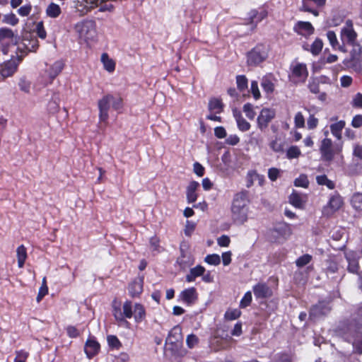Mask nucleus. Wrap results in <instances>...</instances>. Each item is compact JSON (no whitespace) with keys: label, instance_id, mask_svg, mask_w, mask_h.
Returning a JSON list of instances; mask_svg holds the SVG:
<instances>
[{"label":"nucleus","instance_id":"58836bf2","mask_svg":"<svg viewBox=\"0 0 362 362\" xmlns=\"http://www.w3.org/2000/svg\"><path fill=\"white\" fill-rule=\"evenodd\" d=\"M316 182L319 185H325L329 189H334L335 188V183L328 179L326 175H320L316 177Z\"/></svg>","mask_w":362,"mask_h":362},{"label":"nucleus","instance_id":"f3484780","mask_svg":"<svg viewBox=\"0 0 362 362\" xmlns=\"http://www.w3.org/2000/svg\"><path fill=\"white\" fill-rule=\"evenodd\" d=\"M326 1L327 0H302V4L299 8V11L308 12L312 13L315 16H318L319 11L311 6V2H313L317 7L321 8L326 4Z\"/></svg>","mask_w":362,"mask_h":362},{"label":"nucleus","instance_id":"bf43d9fd","mask_svg":"<svg viewBox=\"0 0 362 362\" xmlns=\"http://www.w3.org/2000/svg\"><path fill=\"white\" fill-rule=\"evenodd\" d=\"M252 300V296L251 292L250 291L246 292L240 300V307L241 308H247V306H249L251 304Z\"/></svg>","mask_w":362,"mask_h":362},{"label":"nucleus","instance_id":"603ef678","mask_svg":"<svg viewBox=\"0 0 362 362\" xmlns=\"http://www.w3.org/2000/svg\"><path fill=\"white\" fill-rule=\"evenodd\" d=\"M258 177V173L256 170H249L246 175V187L247 188L251 187L254 185V181Z\"/></svg>","mask_w":362,"mask_h":362},{"label":"nucleus","instance_id":"423d86ee","mask_svg":"<svg viewBox=\"0 0 362 362\" xmlns=\"http://www.w3.org/2000/svg\"><path fill=\"white\" fill-rule=\"evenodd\" d=\"M17 42V36L11 28L6 27L0 28V45L4 54L7 53L10 45H16Z\"/></svg>","mask_w":362,"mask_h":362},{"label":"nucleus","instance_id":"aec40b11","mask_svg":"<svg viewBox=\"0 0 362 362\" xmlns=\"http://www.w3.org/2000/svg\"><path fill=\"white\" fill-rule=\"evenodd\" d=\"M254 295L257 299L268 298L273 296V291L266 283H257L252 287Z\"/></svg>","mask_w":362,"mask_h":362},{"label":"nucleus","instance_id":"2eb2a0df","mask_svg":"<svg viewBox=\"0 0 362 362\" xmlns=\"http://www.w3.org/2000/svg\"><path fill=\"white\" fill-rule=\"evenodd\" d=\"M341 38L342 41L349 45H354V43L356 42L357 33L353 28L351 21H347L346 26L341 29Z\"/></svg>","mask_w":362,"mask_h":362},{"label":"nucleus","instance_id":"39448f33","mask_svg":"<svg viewBox=\"0 0 362 362\" xmlns=\"http://www.w3.org/2000/svg\"><path fill=\"white\" fill-rule=\"evenodd\" d=\"M183 337L180 325L174 326L169 332L165 343L170 345L169 350L176 354L182 346Z\"/></svg>","mask_w":362,"mask_h":362},{"label":"nucleus","instance_id":"4be33fe9","mask_svg":"<svg viewBox=\"0 0 362 362\" xmlns=\"http://www.w3.org/2000/svg\"><path fill=\"white\" fill-rule=\"evenodd\" d=\"M144 278L139 277L132 280L128 286L129 295L132 298H139L143 292Z\"/></svg>","mask_w":362,"mask_h":362},{"label":"nucleus","instance_id":"4c0bfd02","mask_svg":"<svg viewBox=\"0 0 362 362\" xmlns=\"http://www.w3.org/2000/svg\"><path fill=\"white\" fill-rule=\"evenodd\" d=\"M47 111L49 114L54 115L59 111V98L57 96H52L47 103Z\"/></svg>","mask_w":362,"mask_h":362},{"label":"nucleus","instance_id":"4468645a","mask_svg":"<svg viewBox=\"0 0 362 362\" xmlns=\"http://www.w3.org/2000/svg\"><path fill=\"white\" fill-rule=\"evenodd\" d=\"M331 310L329 302L322 300H319L316 304L313 305L309 311V316L312 319L326 315Z\"/></svg>","mask_w":362,"mask_h":362},{"label":"nucleus","instance_id":"864d4df0","mask_svg":"<svg viewBox=\"0 0 362 362\" xmlns=\"http://www.w3.org/2000/svg\"><path fill=\"white\" fill-rule=\"evenodd\" d=\"M300 153V151L297 146H291L286 151V156L288 159L297 158Z\"/></svg>","mask_w":362,"mask_h":362},{"label":"nucleus","instance_id":"a18cd8bd","mask_svg":"<svg viewBox=\"0 0 362 362\" xmlns=\"http://www.w3.org/2000/svg\"><path fill=\"white\" fill-rule=\"evenodd\" d=\"M313 259L312 255L309 254H305L300 257H299L296 260V264L298 267L301 268L307 264H308Z\"/></svg>","mask_w":362,"mask_h":362},{"label":"nucleus","instance_id":"79ce46f5","mask_svg":"<svg viewBox=\"0 0 362 362\" xmlns=\"http://www.w3.org/2000/svg\"><path fill=\"white\" fill-rule=\"evenodd\" d=\"M270 148L276 153H281L284 150V142L280 138L276 137L269 143Z\"/></svg>","mask_w":362,"mask_h":362},{"label":"nucleus","instance_id":"5fc2aeb1","mask_svg":"<svg viewBox=\"0 0 362 362\" xmlns=\"http://www.w3.org/2000/svg\"><path fill=\"white\" fill-rule=\"evenodd\" d=\"M204 261L210 265H218L221 263L220 256L217 254L208 255L205 257Z\"/></svg>","mask_w":362,"mask_h":362},{"label":"nucleus","instance_id":"e2e57ef3","mask_svg":"<svg viewBox=\"0 0 362 362\" xmlns=\"http://www.w3.org/2000/svg\"><path fill=\"white\" fill-rule=\"evenodd\" d=\"M199 343V338L194 334H190L187 337L186 344L189 349L194 348Z\"/></svg>","mask_w":362,"mask_h":362},{"label":"nucleus","instance_id":"f257e3e1","mask_svg":"<svg viewBox=\"0 0 362 362\" xmlns=\"http://www.w3.org/2000/svg\"><path fill=\"white\" fill-rule=\"evenodd\" d=\"M249 204L248 191L244 189L234 195L230 207L231 219L234 223L243 225L247 221Z\"/></svg>","mask_w":362,"mask_h":362},{"label":"nucleus","instance_id":"69168bd1","mask_svg":"<svg viewBox=\"0 0 362 362\" xmlns=\"http://www.w3.org/2000/svg\"><path fill=\"white\" fill-rule=\"evenodd\" d=\"M351 105L354 108H362V93H357L351 101Z\"/></svg>","mask_w":362,"mask_h":362},{"label":"nucleus","instance_id":"052dcab7","mask_svg":"<svg viewBox=\"0 0 362 362\" xmlns=\"http://www.w3.org/2000/svg\"><path fill=\"white\" fill-rule=\"evenodd\" d=\"M296 128L300 129L305 127V118L301 112H298L294 117Z\"/></svg>","mask_w":362,"mask_h":362},{"label":"nucleus","instance_id":"338daca9","mask_svg":"<svg viewBox=\"0 0 362 362\" xmlns=\"http://www.w3.org/2000/svg\"><path fill=\"white\" fill-rule=\"evenodd\" d=\"M66 334L70 338H77L80 335V332L78 329L73 325H69L66 328Z\"/></svg>","mask_w":362,"mask_h":362},{"label":"nucleus","instance_id":"72a5a7b5","mask_svg":"<svg viewBox=\"0 0 362 362\" xmlns=\"http://www.w3.org/2000/svg\"><path fill=\"white\" fill-rule=\"evenodd\" d=\"M101 62L104 69L109 73H112L115 70V62L112 59H110L107 53L102 54Z\"/></svg>","mask_w":362,"mask_h":362},{"label":"nucleus","instance_id":"cd10ccee","mask_svg":"<svg viewBox=\"0 0 362 362\" xmlns=\"http://www.w3.org/2000/svg\"><path fill=\"white\" fill-rule=\"evenodd\" d=\"M208 108L210 112L220 114L223 111L224 104L221 98H211L209 101Z\"/></svg>","mask_w":362,"mask_h":362},{"label":"nucleus","instance_id":"c85d7f7f","mask_svg":"<svg viewBox=\"0 0 362 362\" xmlns=\"http://www.w3.org/2000/svg\"><path fill=\"white\" fill-rule=\"evenodd\" d=\"M30 38L24 36L23 38V45L30 52H35L39 47V42L36 37H31Z\"/></svg>","mask_w":362,"mask_h":362},{"label":"nucleus","instance_id":"ddd939ff","mask_svg":"<svg viewBox=\"0 0 362 362\" xmlns=\"http://www.w3.org/2000/svg\"><path fill=\"white\" fill-rule=\"evenodd\" d=\"M198 293L194 287H189L182 291L178 295V300L184 304L191 306L197 301Z\"/></svg>","mask_w":362,"mask_h":362},{"label":"nucleus","instance_id":"0e129e2a","mask_svg":"<svg viewBox=\"0 0 362 362\" xmlns=\"http://www.w3.org/2000/svg\"><path fill=\"white\" fill-rule=\"evenodd\" d=\"M112 107L115 110H119L123 107V99L121 96L115 97L111 99Z\"/></svg>","mask_w":362,"mask_h":362},{"label":"nucleus","instance_id":"20e7f679","mask_svg":"<svg viewBox=\"0 0 362 362\" xmlns=\"http://www.w3.org/2000/svg\"><path fill=\"white\" fill-rule=\"evenodd\" d=\"M343 149V142L333 144L331 139L325 138L321 141L319 151L321 155V159L326 162H331L335 155L340 154Z\"/></svg>","mask_w":362,"mask_h":362},{"label":"nucleus","instance_id":"f8f14e48","mask_svg":"<svg viewBox=\"0 0 362 362\" xmlns=\"http://www.w3.org/2000/svg\"><path fill=\"white\" fill-rule=\"evenodd\" d=\"M100 344L94 336H89L84 344V352L88 359L93 358L100 351Z\"/></svg>","mask_w":362,"mask_h":362},{"label":"nucleus","instance_id":"dca6fc26","mask_svg":"<svg viewBox=\"0 0 362 362\" xmlns=\"http://www.w3.org/2000/svg\"><path fill=\"white\" fill-rule=\"evenodd\" d=\"M293 30L298 35L305 37L312 35L315 32V28L310 22L301 21L294 24Z\"/></svg>","mask_w":362,"mask_h":362},{"label":"nucleus","instance_id":"c03bdc74","mask_svg":"<svg viewBox=\"0 0 362 362\" xmlns=\"http://www.w3.org/2000/svg\"><path fill=\"white\" fill-rule=\"evenodd\" d=\"M237 88L240 91H244L247 88L248 80L245 75H238L236 76Z\"/></svg>","mask_w":362,"mask_h":362},{"label":"nucleus","instance_id":"1a4fd4ad","mask_svg":"<svg viewBox=\"0 0 362 362\" xmlns=\"http://www.w3.org/2000/svg\"><path fill=\"white\" fill-rule=\"evenodd\" d=\"M343 204L344 200L342 197L338 192H336L330 197L329 202L323 209V212L329 216L339 210Z\"/></svg>","mask_w":362,"mask_h":362},{"label":"nucleus","instance_id":"8fccbe9b","mask_svg":"<svg viewBox=\"0 0 362 362\" xmlns=\"http://www.w3.org/2000/svg\"><path fill=\"white\" fill-rule=\"evenodd\" d=\"M351 204L356 210H362V194H354L351 199Z\"/></svg>","mask_w":362,"mask_h":362},{"label":"nucleus","instance_id":"4d7b16f0","mask_svg":"<svg viewBox=\"0 0 362 362\" xmlns=\"http://www.w3.org/2000/svg\"><path fill=\"white\" fill-rule=\"evenodd\" d=\"M236 122L239 130L242 132H247L250 129V124L243 117L239 116Z\"/></svg>","mask_w":362,"mask_h":362},{"label":"nucleus","instance_id":"9d476101","mask_svg":"<svg viewBox=\"0 0 362 362\" xmlns=\"http://www.w3.org/2000/svg\"><path fill=\"white\" fill-rule=\"evenodd\" d=\"M275 110L270 108H262L257 119V127L262 131L267 128L269 124L275 117Z\"/></svg>","mask_w":362,"mask_h":362},{"label":"nucleus","instance_id":"bb28decb","mask_svg":"<svg viewBox=\"0 0 362 362\" xmlns=\"http://www.w3.org/2000/svg\"><path fill=\"white\" fill-rule=\"evenodd\" d=\"M205 272L204 267L198 264L190 269L189 274L185 276V280L188 283L194 282L197 277L203 276Z\"/></svg>","mask_w":362,"mask_h":362},{"label":"nucleus","instance_id":"37998d69","mask_svg":"<svg viewBox=\"0 0 362 362\" xmlns=\"http://www.w3.org/2000/svg\"><path fill=\"white\" fill-rule=\"evenodd\" d=\"M261 86L263 90L268 94L272 93L274 91V83L268 78H264L262 79Z\"/></svg>","mask_w":362,"mask_h":362},{"label":"nucleus","instance_id":"a211bd4d","mask_svg":"<svg viewBox=\"0 0 362 362\" xmlns=\"http://www.w3.org/2000/svg\"><path fill=\"white\" fill-rule=\"evenodd\" d=\"M268 16V11L264 6L259 8V9H252L248 13L247 24L255 25L266 18Z\"/></svg>","mask_w":362,"mask_h":362},{"label":"nucleus","instance_id":"3c124183","mask_svg":"<svg viewBox=\"0 0 362 362\" xmlns=\"http://www.w3.org/2000/svg\"><path fill=\"white\" fill-rule=\"evenodd\" d=\"M29 355V352L24 349L16 351L14 362H27Z\"/></svg>","mask_w":362,"mask_h":362},{"label":"nucleus","instance_id":"e433bc0d","mask_svg":"<svg viewBox=\"0 0 362 362\" xmlns=\"http://www.w3.org/2000/svg\"><path fill=\"white\" fill-rule=\"evenodd\" d=\"M62 13L60 6L55 3H50L46 9V14L47 16L56 18L59 16Z\"/></svg>","mask_w":362,"mask_h":362},{"label":"nucleus","instance_id":"49530a36","mask_svg":"<svg viewBox=\"0 0 362 362\" xmlns=\"http://www.w3.org/2000/svg\"><path fill=\"white\" fill-rule=\"evenodd\" d=\"M294 185L296 187H301L303 188H308L309 185V181L308 177L305 174H301L294 180Z\"/></svg>","mask_w":362,"mask_h":362},{"label":"nucleus","instance_id":"b1692460","mask_svg":"<svg viewBox=\"0 0 362 362\" xmlns=\"http://www.w3.org/2000/svg\"><path fill=\"white\" fill-rule=\"evenodd\" d=\"M348 262V270L353 274H357L359 269L358 259L356 252L351 251L345 254Z\"/></svg>","mask_w":362,"mask_h":362},{"label":"nucleus","instance_id":"6e6552de","mask_svg":"<svg viewBox=\"0 0 362 362\" xmlns=\"http://www.w3.org/2000/svg\"><path fill=\"white\" fill-rule=\"evenodd\" d=\"M290 69L291 72L290 77L295 78L293 80L295 83H304L306 81L308 76V71L305 64L297 63L291 66Z\"/></svg>","mask_w":362,"mask_h":362},{"label":"nucleus","instance_id":"6e6d98bb","mask_svg":"<svg viewBox=\"0 0 362 362\" xmlns=\"http://www.w3.org/2000/svg\"><path fill=\"white\" fill-rule=\"evenodd\" d=\"M309 90L314 94L320 93V83L317 78H312L308 84Z\"/></svg>","mask_w":362,"mask_h":362},{"label":"nucleus","instance_id":"7ed1b4c3","mask_svg":"<svg viewBox=\"0 0 362 362\" xmlns=\"http://www.w3.org/2000/svg\"><path fill=\"white\" fill-rule=\"evenodd\" d=\"M269 47L267 45L259 42L246 53V64L248 66L256 67L267 60L269 57Z\"/></svg>","mask_w":362,"mask_h":362},{"label":"nucleus","instance_id":"13d9d810","mask_svg":"<svg viewBox=\"0 0 362 362\" xmlns=\"http://www.w3.org/2000/svg\"><path fill=\"white\" fill-rule=\"evenodd\" d=\"M250 92L253 98L257 100L261 98V93L259 90L258 83L257 81H252L250 84Z\"/></svg>","mask_w":362,"mask_h":362},{"label":"nucleus","instance_id":"a878e982","mask_svg":"<svg viewBox=\"0 0 362 362\" xmlns=\"http://www.w3.org/2000/svg\"><path fill=\"white\" fill-rule=\"evenodd\" d=\"M199 187V184L197 181H191L187 187L186 194L188 203H194L197 201L198 195L196 192Z\"/></svg>","mask_w":362,"mask_h":362},{"label":"nucleus","instance_id":"2f4dec72","mask_svg":"<svg viewBox=\"0 0 362 362\" xmlns=\"http://www.w3.org/2000/svg\"><path fill=\"white\" fill-rule=\"evenodd\" d=\"M308 46V45L306 46L303 45V47L305 50L309 51L313 55L317 56L322 49L323 42L320 38L317 37L310 45V49L307 47Z\"/></svg>","mask_w":362,"mask_h":362},{"label":"nucleus","instance_id":"0eeeda50","mask_svg":"<svg viewBox=\"0 0 362 362\" xmlns=\"http://www.w3.org/2000/svg\"><path fill=\"white\" fill-rule=\"evenodd\" d=\"M21 63V58L14 59L11 57L9 60L5 61L0 66V74L6 78L12 76L18 69L19 64Z\"/></svg>","mask_w":362,"mask_h":362},{"label":"nucleus","instance_id":"f03ea898","mask_svg":"<svg viewBox=\"0 0 362 362\" xmlns=\"http://www.w3.org/2000/svg\"><path fill=\"white\" fill-rule=\"evenodd\" d=\"M112 313L117 322H125L129 324L126 319H131L133 317L132 301L127 300L122 305L121 300L115 298L111 303Z\"/></svg>","mask_w":362,"mask_h":362},{"label":"nucleus","instance_id":"5701e85b","mask_svg":"<svg viewBox=\"0 0 362 362\" xmlns=\"http://www.w3.org/2000/svg\"><path fill=\"white\" fill-rule=\"evenodd\" d=\"M94 25L95 23L92 21H82L75 25L74 30L81 37H88L87 34L89 29L93 28Z\"/></svg>","mask_w":362,"mask_h":362},{"label":"nucleus","instance_id":"09e8293b","mask_svg":"<svg viewBox=\"0 0 362 362\" xmlns=\"http://www.w3.org/2000/svg\"><path fill=\"white\" fill-rule=\"evenodd\" d=\"M160 240L157 235L151 237L149 240L151 249L153 252H160Z\"/></svg>","mask_w":362,"mask_h":362},{"label":"nucleus","instance_id":"f704fd0d","mask_svg":"<svg viewBox=\"0 0 362 362\" xmlns=\"http://www.w3.org/2000/svg\"><path fill=\"white\" fill-rule=\"evenodd\" d=\"M346 122L344 120H340L330 125V131L334 136L338 139H341V131L344 128Z\"/></svg>","mask_w":362,"mask_h":362},{"label":"nucleus","instance_id":"9b49d317","mask_svg":"<svg viewBox=\"0 0 362 362\" xmlns=\"http://www.w3.org/2000/svg\"><path fill=\"white\" fill-rule=\"evenodd\" d=\"M111 99H113V95L107 94L98 100V105L99 109V119L100 122H106L108 119V112L110 107Z\"/></svg>","mask_w":362,"mask_h":362},{"label":"nucleus","instance_id":"6ab92c4d","mask_svg":"<svg viewBox=\"0 0 362 362\" xmlns=\"http://www.w3.org/2000/svg\"><path fill=\"white\" fill-rule=\"evenodd\" d=\"M353 47L350 52V58L347 63L350 66H356L362 62V45L355 42L351 45Z\"/></svg>","mask_w":362,"mask_h":362},{"label":"nucleus","instance_id":"774afa93","mask_svg":"<svg viewBox=\"0 0 362 362\" xmlns=\"http://www.w3.org/2000/svg\"><path fill=\"white\" fill-rule=\"evenodd\" d=\"M281 170L276 168H271L268 170V177L269 179L274 182L280 175Z\"/></svg>","mask_w":362,"mask_h":362},{"label":"nucleus","instance_id":"473e14b6","mask_svg":"<svg viewBox=\"0 0 362 362\" xmlns=\"http://www.w3.org/2000/svg\"><path fill=\"white\" fill-rule=\"evenodd\" d=\"M16 256L18 259V266L19 268L24 267L25 260L28 257L27 249L23 245H21L16 249Z\"/></svg>","mask_w":362,"mask_h":362},{"label":"nucleus","instance_id":"7c9ffc66","mask_svg":"<svg viewBox=\"0 0 362 362\" xmlns=\"http://www.w3.org/2000/svg\"><path fill=\"white\" fill-rule=\"evenodd\" d=\"M64 64L62 61H56L49 69L48 75L51 81H53L63 70Z\"/></svg>","mask_w":362,"mask_h":362},{"label":"nucleus","instance_id":"412c9836","mask_svg":"<svg viewBox=\"0 0 362 362\" xmlns=\"http://www.w3.org/2000/svg\"><path fill=\"white\" fill-rule=\"evenodd\" d=\"M180 255L177 258L176 263L178 264L181 270H186L194 263V259L192 255L185 252V250L180 247Z\"/></svg>","mask_w":362,"mask_h":362},{"label":"nucleus","instance_id":"c756f323","mask_svg":"<svg viewBox=\"0 0 362 362\" xmlns=\"http://www.w3.org/2000/svg\"><path fill=\"white\" fill-rule=\"evenodd\" d=\"M133 316L134 320L137 323L143 322L146 316V309L144 306L139 303H135L134 306Z\"/></svg>","mask_w":362,"mask_h":362},{"label":"nucleus","instance_id":"ea45409f","mask_svg":"<svg viewBox=\"0 0 362 362\" xmlns=\"http://www.w3.org/2000/svg\"><path fill=\"white\" fill-rule=\"evenodd\" d=\"M107 341L111 349L119 350L122 346V342L116 335H108L107 337Z\"/></svg>","mask_w":362,"mask_h":362},{"label":"nucleus","instance_id":"a19ab883","mask_svg":"<svg viewBox=\"0 0 362 362\" xmlns=\"http://www.w3.org/2000/svg\"><path fill=\"white\" fill-rule=\"evenodd\" d=\"M241 313L238 308H228L224 314V319L228 321L235 320L240 317Z\"/></svg>","mask_w":362,"mask_h":362},{"label":"nucleus","instance_id":"680f3d73","mask_svg":"<svg viewBox=\"0 0 362 362\" xmlns=\"http://www.w3.org/2000/svg\"><path fill=\"white\" fill-rule=\"evenodd\" d=\"M18 18L16 16L11 13L9 14H6L4 16L3 22L11 25H16L18 23Z\"/></svg>","mask_w":362,"mask_h":362},{"label":"nucleus","instance_id":"c9c22d12","mask_svg":"<svg viewBox=\"0 0 362 362\" xmlns=\"http://www.w3.org/2000/svg\"><path fill=\"white\" fill-rule=\"evenodd\" d=\"M327 37L329 42L330 45L334 49H338L339 50L346 52V50L344 49V46L339 45V42L337 38V35L333 30H329L327 33Z\"/></svg>","mask_w":362,"mask_h":362},{"label":"nucleus","instance_id":"393cba45","mask_svg":"<svg viewBox=\"0 0 362 362\" xmlns=\"http://www.w3.org/2000/svg\"><path fill=\"white\" fill-rule=\"evenodd\" d=\"M288 202L295 208L303 209L306 200L303 199L301 194L295 190L288 196Z\"/></svg>","mask_w":362,"mask_h":362},{"label":"nucleus","instance_id":"de8ad7c7","mask_svg":"<svg viewBox=\"0 0 362 362\" xmlns=\"http://www.w3.org/2000/svg\"><path fill=\"white\" fill-rule=\"evenodd\" d=\"M243 110L245 112L246 117L249 119H254L256 115V112L254 110L253 105L250 103H247L243 105Z\"/></svg>","mask_w":362,"mask_h":362}]
</instances>
